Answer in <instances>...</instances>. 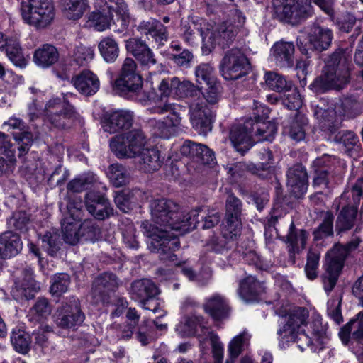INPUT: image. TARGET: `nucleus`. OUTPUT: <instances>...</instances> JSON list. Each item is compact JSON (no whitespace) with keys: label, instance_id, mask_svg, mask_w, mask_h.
Here are the masks:
<instances>
[{"label":"nucleus","instance_id":"1","mask_svg":"<svg viewBox=\"0 0 363 363\" xmlns=\"http://www.w3.org/2000/svg\"><path fill=\"white\" fill-rule=\"evenodd\" d=\"M152 219L154 224L145 220L141 224L143 233L149 238L147 245L152 252L159 254L162 261H174V253L180 247V242L173 231H191L196 227L198 211L186 213L179 211V206L167 199H157L151 201Z\"/></svg>","mask_w":363,"mask_h":363},{"label":"nucleus","instance_id":"2","mask_svg":"<svg viewBox=\"0 0 363 363\" xmlns=\"http://www.w3.org/2000/svg\"><path fill=\"white\" fill-rule=\"evenodd\" d=\"M351 65L344 49L333 52L326 62L322 74L310 84L314 93L323 94L329 90H340L350 81Z\"/></svg>","mask_w":363,"mask_h":363},{"label":"nucleus","instance_id":"3","mask_svg":"<svg viewBox=\"0 0 363 363\" xmlns=\"http://www.w3.org/2000/svg\"><path fill=\"white\" fill-rule=\"evenodd\" d=\"M113 89L120 96L128 99L143 102L149 99L143 90V79L138 71L137 63L130 57L124 60Z\"/></svg>","mask_w":363,"mask_h":363},{"label":"nucleus","instance_id":"4","mask_svg":"<svg viewBox=\"0 0 363 363\" xmlns=\"http://www.w3.org/2000/svg\"><path fill=\"white\" fill-rule=\"evenodd\" d=\"M72 96V93H67L62 98L55 97L47 101L44 108V120L50 128L67 130L80 119L79 113L68 99L69 96Z\"/></svg>","mask_w":363,"mask_h":363},{"label":"nucleus","instance_id":"5","mask_svg":"<svg viewBox=\"0 0 363 363\" xmlns=\"http://www.w3.org/2000/svg\"><path fill=\"white\" fill-rule=\"evenodd\" d=\"M20 11L23 21L37 30L50 26L55 17L51 0H23L21 3Z\"/></svg>","mask_w":363,"mask_h":363},{"label":"nucleus","instance_id":"6","mask_svg":"<svg viewBox=\"0 0 363 363\" xmlns=\"http://www.w3.org/2000/svg\"><path fill=\"white\" fill-rule=\"evenodd\" d=\"M145 144V136L140 129L117 135L110 140V148L118 158L136 157Z\"/></svg>","mask_w":363,"mask_h":363},{"label":"nucleus","instance_id":"7","mask_svg":"<svg viewBox=\"0 0 363 363\" xmlns=\"http://www.w3.org/2000/svg\"><path fill=\"white\" fill-rule=\"evenodd\" d=\"M250 62L246 55L238 48L227 50L219 65V71L226 80H237L248 74Z\"/></svg>","mask_w":363,"mask_h":363},{"label":"nucleus","instance_id":"8","mask_svg":"<svg viewBox=\"0 0 363 363\" xmlns=\"http://www.w3.org/2000/svg\"><path fill=\"white\" fill-rule=\"evenodd\" d=\"M182 107L179 105L166 104L162 106L155 108L157 113L169 114L163 120L150 119V125L153 129V134L159 138H169L174 134L175 128L181 125V111Z\"/></svg>","mask_w":363,"mask_h":363},{"label":"nucleus","instance_id":"9","mask_svg":"<svg viewBox=\"0 0 363 363\" xmlns=\"http://www.w3.org/2000/svg\"><path fill=\"white\" fill-rule=\"evenodd\" d=\"M274 4L280 18L292 25L301 23L313 13L308 0H274Z\"/></svg>","mask_w":363,"mask_h":363},{"label":"nucleus","instance_id":"10","mask_svg":"<svg viewBox=\"0 0 363 363\" xmlns=\"http://www.w3.org/2000/svg\"><path fill=\"white\" fill-rule=\"evenodd\" d=\"M84 320L85 314L81 308L79 299L72 296L66 298L57 308L55 322L62 329L74 331L82 325Z\"/></svg>","mask_w":363,"mask_h":363},{"label":"nucleus","instance_id":"11","mask_svg":"<svg viewBox=\"0 0 363 363\" xmlns=\"http://www.w3.org/2000/svg\"><path fill=\"white\" fill-rule=\"evenodd\" d=\"M159 294L157 286L150 279H142L134 281L129 289L130 298L140 303L145 310L157 313L160 310V302L155 299Z\"/></svg>","mask_w":363,"mask_h":363},{"label":"nucleus","instance_id":"12","mask_svg":"<svg viewBox=\"0 0 363 363\" xmlns=\"http://www.w3.org/2000/svg\"><path fill=\"white\" fill-rule=\"evenodd\" d=\"M333 38V31L325 27L313 24L308 35V41L304 43L300 37L297 38V46L302 54L308 55V48L322 52L329 48Z\"/></svg>","mask_w":363,"mask_h":363},{"label":"nucleus","instance_id":"13","mask_svg":"<svg viewBox=\"0 0 363 363\" xmlns=\"http://www.w3.org/2000/svg\"><path fill=\"white\" fill-rule=\"evenodd\" d=\"M190 121L198 134L206 135L212 130L216 114L212 108L201 101L189 106Z\"/></svg>","mask_w":363,"mask_h":363},{"label":"nucleus","instance_id":"14","mask_svg":"<svg viewBox=\"0 0 363 363\" xmlns=\"http://www.w3.org/2000/svg\"><path fill=\"white\" fill-rule=\"evenodd\" d=\"M255 122L247 118L242 124L234 125L230 131V140L235 150L244 155L255 143L254 138Z\"/></svg>","mask_w":363,"mask_h":363},{"label":"nucleus","instance_id":"15","mask_svg":"<svg viewBox=\"0 0 363 363\" xmlns=\"http://www.w3.org/2000/svg\"><path fill=\"white\" fill-rule=\"evenodd\" d=\"M238 33L233 26L225 22L218 25L213 30L208 29V36L204 38L202 45L203 52L206 55L210 53L217 44L223 48L228 47Z\"/></svg>","mask_w":363,"mask_h":363},{"label":"nucleus","instance_id":"16","mask_svg":"<svg viewBox=\"0 0 363 363\" xmlns=\"http://www.w3.org/2000/svg\"><path fill=\"white\" fill-rule=\"evenodd\" d=\"M242 203L233 194L228 195L225 200V235L239 236L242 229L241 214Z\"/></svg>","mask_w":363,"mask_h":363},{"label":"nucleus","instance_id":"17","mask_svg":"<svg viewBox=\"0 0 363 363\" xmlns=\"http://www.w3.org/2000/svg\"><path fill=\"white\" fill-rule=\"evenodd\" d=\"M84 203L88 212L96 220H104L113 215V208L109 200L99 192L86 193Z\"/></svg>","mask_w":363,"mask_h":363},{"label":"nucleus","instance_id":"18","mask_svg":"<svg viewBox=\"0 0 363 363\" xmlns=\"http://www.w3.org/2000/svg\"><path fill=\"white\" fill-rule=\"evenodd\" d=\"M39 290L40 286L33 277V270L26 267L23 270V277L15 281L11 295L17 301H22L33 298Z\"/></svg>","mask_w":363,"mask_h":363},{"label":"nucleus","instance_id":"19","mask_svg":"<svg viewBox=\"0 0 363 363\" xmlns=\"http://www.w3.org/2000/svg\"><path fill=\"white\" fill-rule=\"evenodd\" d=\"M136 30L147 40H154L158 47L163 45L169 38L167 28L160 21L153 18L140 21L136 26Z\"/></svg>","mask_w":363,"mask_h":363},{"label":"nucleus","instance_id":"20","mask_svg":"<svg viewBox=\"0 0 363 363\" xmlns=\"http://www.w3.org/2000/svg\"><path fill=\"white\" fill-rule=\"evenodd\" d=\"M119 286L117 276L111 272H104L93 282L91 293L96 303L107 301L110 292L115 291Z\"/></svg>","mask_w":363,"mask_h":363},{"label":"nucleus","instance_id":"21","mask_svg":"<svg viewBox=\"0 0 363 363\" xmlns=\"http://www.w3.org/2000/svg\"><path fill=\"white\" fill-rule=\"evenodd\" d=\"M287 186L296 198H301L307 191L308 186V174L301 164H295L288 169L286 172Z\"/></svg>","mask_w":363,"mask_h":363},{"label":"nucleus","instance_id":"22","mask_svg":"<svg viewBox=\"0 0 363 363\" xmlns=\"http://www.w3.org/2000/svg\"><path fill=\"white\" fill-rule=\"evenodd\" d=\"M133 121V113L130 111L119 110L106 113L102 121L104 131L116 133L129 129Z\"/></svg>","mask_w":363,"mask_h":363},{"label":"nucleus","instance_id":"23","mask_svg":"<svg viewBox=\"0 0 363 363\" xmlns=\"http://www.w3.org/2000/svg\"><path fill=\"white\" fill-rule=\"evenodd\" d=\"M324 126L328 128L331 134H335L333 141L342 145L345 152L350 155L352 152L359 147V140L358 135L350 130H343L337 131L340 127V123L337 121H330L328 120Z\"/></svg>","mask_w":363,"mask_h":363},{"label":"nucleus","instance_id":"24","mask_svg":"<svg viewBox=\"0 0 363 363\" xmlns=\"http://www.w3.org/2000/svg\"><path fill=\"white\" fill-rule=\"evenodd\" d=\"M180 152L182 155L189 157L203 164L215 163L216 158L213 150L201 143L186 140L181 147Z\"/></svg>","mask_w":363,"mask_h":363},{"label":"nucleus","instance_id":"25","mask_svg":"<svg viewBox=\"0 0 363 363\" xmlns=\"http://www.w3.org/2000/svg\"><path fill=\"white\" fill-rule=\"evenodd\" d=\"M308 233L304 229H298L291 220L288 233L284 237V240L288 245L289 259L292 264L295 263V255L300 253L306 245Z\"/></svg>","mask_w":363,"mask_h":363},{"label":"nucleus","instance_id":"26","mask_svg":"<svg viewBox=\"0 0 363 363\" xmlns=\"http://www.w3.org/2000/svg\"><path fill=\"white\" fill-rule=\"evenodd\" d=\"M205 26L204 21L197 16H189L186 19H182L180 29L182 38L186 43H191L199 33L203 43V39L208 33V28H205Z\"/></svg>","mask_w":363,"mask_h":363},{"label":"nucleus","instance_id":"27","mask_svg":"<svg viewBox=\"0 0 363 363\" xmlns=\"http://www.w3.org/2000/svg\"><path fill=\"white\" fill-rule=\"evenodd\" d=\"M343 267L340 262L326 255L324 272L320 275V281L327 294H329L336 286Z\"/></svg>","mask_w":363,"mask_h":363},{"label":"nucleus","instance_id":"28","mask_svg":"<svg viewBox=\"0 0 363 363\" xmlns=\"http://www.w3.org/2000/svg\"><path fill=\"white\" fill-rule=\"evenodd\" d=\"M135 158H137L139 168L147 173H152L159 170L164 160L157 149L145 147L137 154Z\"/></svg>","mask_w":363,"mask_h":363},{"label":"nucleus","instance_id":"29","mask_svg":"<svg viewBox=\"0 0 363 363\" xmlns=\"http://www.w3.org/2000/svg\"><path fill=\"white\" fill-rule=\"evenodd\" d=\"M271 52L277 65L281 68H291L294 66L295 47L293 43L282 40L277 42Z\"/></svg>","mask_w":363,"mask_h":363},{"label":"nucleus","instance_id":"30","mask_svg":"<svg viewBox=\"0 0 363 363\" xmlns=\"http://www.w3.org/2000/svg\"><path fill=\"white\" fill-rule=\"evenodd\" d=\"M74 87L86 96L95 94L100 86L97 76L89 69H84L72 78Z\"/></svg>","mask_w":363,"mask_h":363},{"label":"nucleus","instance_id":"31","mask_svg":"<svg viewBox=\"0 0 363 363\" xmlns=\"http://www.w3.org/2000/svg\"><path fill=\"white\" fill-rule=\"evenodd\" d=\"M23 242L20 235L11 230L0 234V256L11 258L21 251Z\"/></svg>","mask_w":363,"mask_h":363},{"label":"nucleus","instance_id":"32","mask_svg":"<svg viewBox=\"0 0 363 363\" xmlns=\"http://www.w3.org/2000/svg\"><path fill=\"white\" fill-rule=\"evenodd\" d=\"M95 9L102 11H108L113 14V12L121 16L122 28L125 29L129 23L128 6L124 0H94Z\"/></svg>","mask_w":363,"mask_h":363},{"label":"nucleus","instance_id":"33","mask_svg":"<svg viewBox=\"0 0 363 363\" xmlns=\"http://www.w3.org/2000/svg\"><path fill=\"white\" fill-rule=\"evenodd\" d=\"M262 169H259L257 164L250 162H243L233 164L229 168V173L235 178H241L245 177L247 173L256 176L260 179H268L270 170L268 166H264Z\"/></svg>","mask_w":363,"mask_h":363},{"label":"nucleus","instance_id":"34","mask_svg":"<svg viewBox=\"0 0 363 363\" xmlns=\"http://www.w3.org/2000/svg\"><path fill=\"white\" fill-rule=\"evenodd\" d=\"M350 335L354 340L363 342V311L355 318L350 320L339 333V336L345 345L348 343Z\"/></svg>","mask_w":363,"mask_h":363},{"label":"nucleus","instance_id":"35","mask_svg":"<svg viewBox=\"0 0 363 363\" xmlns=\"http://www.w3.org/2000/svg\"><path fill=\"white\" fill-rule=\"evenodd\" d=\"M240 297L246 303L258 299L263 292L262 284L252 276H248L240 281L238 290Z\"/></svg>","mask_w":363,"mask_h":363},{"label":"nucleus","instance_id":"36","mask_svg":"<svg viewBox=\"0 0 363 363\" xmlns=\"http://www.w3.org/2000/svg\"><path fill=\"white\" fill-rule=\"evenodd\" d=\"M204 308L216 320L227 318L230 311L225 298L218 294L213 295L206 300Z\"/></svg>","mask_w":363,"mask_h":363},{"label":"nucleus","instance_id":"37","mask_svg":"<svg viewBox=\"0 0 363 363\" xmlns=\"http://www.w3.org/2000/svg\"><path fill=\"white\" fill-rule=\"evenodd\" d=\"M59 59V53L57 48L50 44H45L38 48L33 55V61L42 68H48Z\"/></svg>","mask_w":363,"mask_h":363},{"label":"nucleus","instance_id":"38","mask_svg":"<svg viewBox=\"0 0 363 363\" xmlns=\"http://www.w3.org/2000/svg\"><path fill=\"white\" fill-rule=\"evenodd\" d=\"M307 123V118L303 115L296 113L289 125L284 127V133L296 142L301 141L306 137L305 127Z\"/></svg>","mask_w":363,"mask_h":363},{"label":"nucleus","instance_id":"39","mask_svg":"<svg viewBox=\"0 0 363 363\" xmlns=\"http://www.w3.org/2000/svg\"><path fill=\"white\" fill-rule=\"evenodd\" d=\"M264 80V85L267 89L278 93H282L291 87L292 81L275 72H266Z\"/></svg>","mask_w":363,"mask_h":363},{"label":"nucleus","instance_id":"40","mask_svg":"<svg viewBox=\"0 0 363 363\" xmlns=\"http://www.w3.org/2000/svg\"><path fill=\"white\" fill-rule=\"evenodd\" d=\"M61 6L63 14L70 20L82 18L89 7L88 0H62Z\"/></svg>","mask_w":363,"mask_h":363},{"label":"nucleus","instance_id":"41","mask_svg":"<svg viewBox=\"0 0 363 363\" xmlns=\"http://www.w3.org/2000/svg\"><path fill=\"white\" fill-rule=\"evenodd\" d=\"M170 48L174 52L169 54V58L176 65L180 67L188 68L194 59L193 52L186 48H183L177 42H172Z\"/></svg>","mask_w":363,"mask_h":363},{"label":"nucleus","instance_id":"42","mask_svg":"<svg viewBox=\"0 0 363 363\" xmlns=\"http://www.w3.org/2000/svg\"><path fill=\"white\" fill-rule=\"evenodd\" d=\"M360 241L359 237H354L346 245H335L327 255L344 265L347 256L359 247Z\"/></svg>","mask_w":363,"mask_h":363},{"label":"nucleus","instance_id":"43","mask_svg":"<svg viewBox=\"0 0 363 363\" xmlns=\"http://www.w3.org/2000/svg\"><path fill=\"white\" fill-rule=\"evenodd\" d=\"M65 200L67 201V213L63 218L80 221L84 216V203L81 197L74 194H70L65 198Z\"/></svg>","mask_w":363,"mask_h":363},{"label":"nucleus","instance_id":"44","mask_svg":"<svg viewBox=\"0 0 363 363\" xmlns=\"http://www.w3.org/2000/svg\"><path fill=\"white\" fill-rule=\"evenodd\" d=\"M113 20V13L95 9L89 14L88 23L97 31H104L110 28Z\"/></svg>","mask_w":363,"mask_h":363},{"label":"nucleus","instance_id":"45","mask_svg":"<svg viewBox=\"0 0 363 363\" xmlns=\"http://www.w3.org/2000/svg\"><path fill=\"white\" fill-rule=\"evenodd\" d=\"M101 228L92 219L84 220L79 227L80 241L94 242L101 238Z\"/></svg>","mask_w":363,"mask_h":363},{"label":"nucleus","instance_id":"46","mask_svg":"<svg viewBox=\"0 0 363 363\" xmlns=\"http://www.w3.org/2000/svg\"><path fill=\"white\" fill-rule=\"evenodd\" d=\"M106 174L110 182L116 187L124 186L130 181V174L126 168L122 164H113L110 165Z\"/></svg>","mask_w":363,"mask_h":363},{"label":"nucleus","instance_id":"47","mask_svg":"<svg viewBox=\"0 0 363 363\" xmlns=\"http://www.w3.org/2000/svg\"><path fill=\"white\" fill-rule=\"evenodd\" d=\"M238 236H230L225 235V226L223 227L222 235L216 236L213 235L210 238L206 243L207 247L209 250L217 252L222 253L225 250H228L231 248L233 244V241L236 240Z\"/></svg>","mask_w":363,"mask_h":363},{"label":"nucleus","instance_id":"48","mask_svg":"<svg viewBox=\"0 0 363 363\" xmlns=\"http://www.w3.org/2000/svg\"><path fill=\"white\" fill-rule=\"evenodd\" d=\"M99 50L104 60L109 63L114 62L119 55L118 43L111 37L104 38L100 41Z\"/></svg>","mask_w":363,"mask_h":363},{"label":"nucleus","instance_id":"49","mask_svg":"<svg viewBox=\"0 0 363 363\" xmlns=\"http://www.w3.org/2000/svg\"><path fill=\"white\" fill-rule=\"evenodd\" d=\"M276 125L270 121H258L255 123L254 138L257 141H272L277 133Z\"/></svg>","mask_w":363,"mask_h":363},{"label":"nucleus","instance_id":"50","mask_svg":"<svg viewBox=\"0 0 363 363\" xmlns=\"http://www.w3.org/2000/svg\"><path fill=\"white\" fill-rule=\"evenodd\" d=\"M5 52L9 59L17 67L21 68L26 67V60L23 54L21 47L16 40H7Z\"/></svg>","mask_w":363,"mask_h":363},{"label":"nucleus","instance_id":"51","mask_svg":"<svg viewBox=\"0 0 363 363\" xmlns=\"http://www.w3.org/2000/svg\"><path fill=\"white\" fill-rule=\"evenodd\" d=\"M69 218H62L61 220L63 238L65 242L72 245L80 241L78 223L79 221L69 220Z\"/></svg>","mask_w":363,"mask_h":363},{"label":"nucleus","instance_id":"52","mask_svg":"<svg viewBox=\"0 0 363 363\" xmlns=\"http://www.w3.org/2000/svg\"><path fill=\"white\" fill-rule=\"evenodd\" d=\"M71 279L68 274H55L51 278L50 292L52 296L60 297L68 291Z\"/></svg>","mask_w":363,"mask_h":363},{"label":"nucleus","instance_id":"53","mask_svg":"<svg viewBox=\"0 0 363 363\" xmlns=\"http://www.w3.org/2000/svg\"><path fill=\"white\" fill-rule=\"evenodd\" d=\"M200 316H186L176 328L177 332L183 337L194 336L196 333V328L201 323Z\"/></svg>","mask_w":363,"mask_h":363},{"label":"nucleus","instance_id":"54","mask_svg":"<svg viewBox=\"0 0 363 363\" xmlns=\"http://www.w3.org/2000/svg\"><path fill=\"white\" fill-rule=\"evenodd\" d=\"M12 345L16 351L21 354H27L31 343L29 334L21 330H14L11 336Z\"/></svg>","mask_w":363,"mask_h":363},{"label":"nucleus","instance_id":"55","mask_svg":"<svg viewBox=\"0 0 363 363\" xmlns=\"http://www.w3.org/2000/svg\"><path fill=\"white\" fill-rule=\"evenodd\" d=\"M197 83L206 85L215 84L217 82L214 68L209 63H202L195 68Z\"/></svg>","mask_w":363,"mask_h":363},{"label":"nucleus","instance_id":"56","mask_svg":"<svg viewBox=\"0 0 363 363\" xmlns=\"http://www.w3.org/2000/svg\"><path fill=\"white\" fill-rule=\"evenodd\" d=\"M157 337L153 326L147 319L143 320L138 326L135 338L142 345H147Z\"/></svg>","mask_w":363,"mask_h":363},{"label":"nucleus","instance_id":"57","mask_svg":"<svg viewBox=\"0 0 363 363\" xmlns=\"http://www.w3.org/2000/svg\"><path fill=\"white\" fill-rule=\"evenodd\" d=\"M334 216L330 211H327L322 223L313 231L314 240H320L333 235Z\"/></svg>","mask_w":363,"mask_h":363},{"label":"nucleus","instance_id":"58","mask_svg":"<svg viewBox=\"0 0 363 363\" xmlns=\"http://www.w3.org/2000/svg\"><path fill=\"white\" fill-rule=\"evenodd\" d=\"M251 335L243 331L234 337L228 345V352L232 359H236L243 351L245 346L249 345Z\"/></svg>","mask_w":363,"mask_h":363},{"label":"nucleus","instance_id":"59","mask_svg":"<svg viewBox=\"0 0 363 363\" xmlns=\"http://www.w3.org/2000/svg\"><path fill=\"white\" fill-rule=\"evenodd\" d=\"M284 93L282 97V104L289 110H298L302 106V99L298 89L291 83V87Z\"/></svg>","mask_w":363,"mask_h":363},{"label":"nucleus","instance_id":"60","mask_svg":"<svg viewBox=\"0 0 363 363\" xmlns=\"http://www.w3.org/2000/svg\"><path fill=\"white\" fill-rule=\"evenodd\" d=\"M61 243L60 235L57 232H46L42 238V247L51 256L56 255Z\"/></svg>","mask_w":363,"mask_h":363},{"label":"nucleus","instance_id":"61","mask_svg":"<svg viewBox=\"0 0 363 363\" xmlns=\"http://www.w3.org/2000/svg\"><path fill=\"white\" fill-rule=\"evenodd\" d=\"M96 181L92 174H87L74 179L67 184V190L73 193L82 192L88 189Z\"/></svg>","mask_w":363,"mask_h":363},{"label":"nucleus","instance_id":"62","mask_svg":"<svg viewBox=\"0 0 363 363\" xmlns=\"http://www.w3.org/2000/svg\"><path fill=\"white\" fill-rule=\"evenodd\" d=\"M30 218V215L25 211H17L13 213L11 218L8 220L10 228L21 232L26 231L28 229Z\"/></svg>","mask_w":363,"mask_h":363},{"label":"nucleus","instance_id":"63","mask_svg":"<svg viewBox=\"0 0 363 363\" xmlns=\"http://www.w3.org/2000/svg\"><path fill=\"white\" fill-rule=\"evenodd\" d=\"M94 56V49L82 45L76 46L72 54L74 61L79 66L86 65L93 60Z\"/></svg>","mask_w":363,"mask_h":363},{"label":"nucleus","instance_id":"64","mask_svg":"<svg viewBox=\"0 0 363 363\" xmlns=\"http://www.w3.org/2000/svg\"><path fill=\"white\" fill-rule=\"evenodd\" d=\"M342 109L345 117L354 118L362 113V106L356 98L350 96L344 99Z\"/></svg>","mask_w":363,"mask_h":363}]
</instances>
